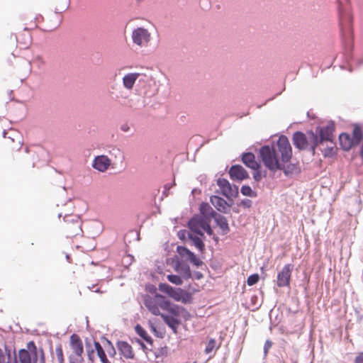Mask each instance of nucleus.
Here are the masks:
<instances>
[{"instance_id":"f257e3e1","label":"nucleus","mask_w":363,"mask_h":363,"mask_svg":"<svg viewBox=\"0 0 363 363\" xmlns=\"http://www.w3.org/2000/svg\"><path fill=\"white\" fill-rule=\"evenodd\" d=\"M259 157L264 166L272 173L282 171L284 176L291 177L301 173L299 161H293V150L286 135H280L270 145H264L259 150Z\"/></svg>"},{"instance_id":"f03ea898","label":"nucleus","mask_w":363,"mask_h":363,"mask_svg":"<svg viewBox=\"0 0 363 363\" xmlns=\"http://www.w3.org/2000/svg\"><path fill=\"white\" fill-rule=\"evenodd\" d=\"M339 17V26L342 43L344 49V57L346 62L350 64L353 60V17L349 0H335ZM349 71L352 72L351 65Z\"/></svg>"},{"instance_id":"7ed1b4c3","label":"nucleus","mask_w":363,"mask_h":363,"mask_svg":"<svg viewBox=\"0 0 363 363\" xmlns=\"http://www.w3.org/2000/svg\"><path fill=\"white\" fill-rule=\"evenodd\" d=\"M161 309L168 314L160 313V316L164 323L172 330L174 334L178 333V328L182 324V317L185 321L191 318V313L182 306L175 304L170 300L163 301Z\"/></svg>"},{"instance_id":"20e7f679","label":"nucleus","mask_w":363,"mask_h":363,"mask_svg":"<svg viewBox=\"0 0 363 363\" xmlns=\"http://www.w3.org/2000/svg\"><path fill=\"white\" fill-rule=\"evenodd\" d=\"M145 289L146 291L154 294V296L152 297L148 294L143 295V303L152 315L158 316L161 313L159 307L161 308L162 301L169 299L165 296L157 293L156 286L152 284H145Z\"/></svg>"},{"instance_id":"39448f33","label":"nucleus","mask_w":363,"mask_h":363,"mask_svg":"<svg viewBox=\"0 0 363 363\" xmlns=\"http://www.w3.org/2000/svg\"><path fill=\"white\" fill-rule=\"evenodd\" d=\"M339 143L342 150L348 152L352 147L358 146L363 140V130L359 123L353 124L352 135L348 133H341L339 135Z\"/></svg>"},{"instance_id":"423d86ee","label":"nucleus","mask_w":363,"mask_h":363,"mask_svg":"<svg viewBox=\"0 0 363 363\" xmlns=\"http://www.w3.org/2000/svg\"><path fill=\"white\" fill-rule=\"evenodd\" d=\"M335 130V125L334 121H330L326 125H318L315 127V130H308V133L310 137L315 136L317 142L320 145L324 143H333L334 133Z\"/></svg>"},{"instance_id":"0eeeda50","label":"nucleus","mask_w":363,"mask_h":363,"mask_svg":"<svg viewBox=\"0 0 363 363\" xmlns=\"http://www.w3.org/2000/svg\"><path fill=\"white\" fill-rule=\"evenodd\" d=\"M40 347L33 340L26 344V348H21L18 352V359L21 363H38Z\"/></svg>"},{"instance_id":"6e6552de","label":"nucleus","mask_w":363,"mask_h":363,"mask_svg":"<svg viewBox=\"0 0 363 363\" xmlns=\"http://www.w3.org/2000/svg\"><path fill=\"white\" fill-rule=\"evenodd\" d=\"M176 252L182 257L181 259H184L185 262H189L194 267H199L204 264L197 255L184 245H178Z\"/></svg>"},{"instance_id":"1a4fd4ad","label":"nucleus","mask_w":363,"mask_h":363,"mask_svg":"<svg viewBox=\"0 0 363 363\" xmlns=\"http://www.w3.org/2000/svg\"><path fill=\"white\" fill-rule=\"evenodd\" d=\"M291 142L298 151L306 150L308 143L311 142L308 130L306 133L301 130L295 131L292 135Z\"/></svg>"},{"instance_id":"9d476101","label":"nucleus","mask_w":363,"mask_h":363,"mask_svg":"<svg viewBox=\"0 0 363 363\" xmlns=\"http://www.w3.org/2000/svg\"><path fill=\"white\" fill-rule=\"evenodd\" d=\"M172 262L174 264V269L178 272L185 280L192 278V274L189 265L182 259L175 255L172 258Z\"/></svg>"},{"instance_id":"9b49d317","label":"nucleus","mask_w":363,"mask_h":363,"mask_svg":"<svg viewBox=\"0 0 363 363\" xmlns=\"http://www.w3.org/2000/svg\"><path fill=\"white\" fill-rule=\"evenodd\" d=\"M228 174L231 180L241 182L250 178L247 171L241 164H233L228 170Z\"/></svg>"},{"instance_id":"f8f14e48","label":"nucleus","mask_w":363,"mask_h":363,"mask_svg":"<svg viewBox=\"0 0 363 363\" xmlns=\"http://www.w3.org/2000/svg\"><path fill=\"white\" fill-rule=\"evenodd\" d=\"M294 269V264H286L277 274V284L279 287L289 286L290 284L291 273Z\"/></svg>"},{"instance_id":"ddd939ff","label":"nucleus","mask_w":363,"mask_h":363,"mask_svg":"<svg viewBox=\"0 0 363 363\" xmlns=\"http://www.w3.org/2000/svg\"><path fill=\"white\" fill-rule=\"evenodd\" d=\"M132 39L135 44L143 46L150 40V33L143 27H138L133 30Z\"/></svg>"},{"instance_id":"4468645a","label":"nucleus","mask_w":363,"mask_h":363,"mask_svg":"<svg viewBox=\"0 0 363 363\" xmlns=\"http://www.w3.org/2000/svg\"><path fill=\"white\" fill-rule=\"evenodd\" d=\"M111 160L105 155L96 156L92 162V167L101 172H105L110 167Z\"/></svg>"},{"instance_id":"2eb2a0df","label":"nucleus","mask_w":363,"mask_h":363,"mask_svg":"<svg viewBox=\"0 0 363 363\" xmlns=\"http://www.w3.org/2000/svg\"><path fill=\"white\" fill-rule=\"evenodd\" d=\"M210 202L216 208V211L222 214H229V208L225 199L218 195L210 196Z\"/></svg>"},{"instance_id":"dca6fc26","label":"nucleus","mask_w":363,"mask_h":363,"mask_svg":"<svg viewBox=\"0 0 363 363\" xmlns=\"http://www.w3.org/2000/svg\"><path fill=\"white\" fill-rule=\"evenodd\" d=\"M69 346L72 350L69 354H83L84 346L82 340L77 334H72L69 337Z\"/></svg>"},{"instance_id":"f3484780","label":"nucleus","mask_w":363,"mask_h":363,"mask_svg":"<svg viewBox=\"0 0 363 363\" xmlns=\"http://www.w3.org/2000/svg\"><path fill=\"white\" fill-rule=\"evenodd\" d=\"M172 299L184 304H190L193 302L194 298L189 291L182 288H177L176 289V291Z\"/></svg>"},{"instance_id":"a211bd4d","label":"nucleus","mask_w":363,"mask_h":363,"mask_svg":"<svg viewBox=\"0 0 363 363\" xmlns=\"http://www.w3.org/2000/svg\"><path fill=\"white\" fill-rule=\"evenodd\" d=\"M199 214L211 223L217 214V211L214 210L208 202L202 201L199 204Z\"/></svg>"},{"instance_id":"6ab92c4d","label":"nucleus","mask_w":363,"mask_h":363,"mask_svg":"<svg viewBox=\"0 0 363 363\" xmlns=\"http://www.w3.org/2000/svg\"><path fill=\"white\" fill-rule=\"evenodd\" d=\"M208 223L210 222L199 213H196L188 220L186 226L189 230L196 228L202 229Z\"/></svg>"},{"instance_id":"aec40b11","label":"nucleus","mask_w":363,"mask_h":363,"mask_svg":"<svg viewBox=\"0 0 363 363\" xmlns=\"http://www.w3.org/2000/svg\"><path fill=\"white\" fill-rule=\"evenodd\" d=\"M217 227L220 230V235H225L230 233V228L229 226L228 221L225 216L222 213H217L214 218L213 219Z\"/></svg>"},{"instance_id":"412c9836","label":"nucleus","mask_w":363,"mask_h":363,"mask_svg":"<svg viewBox=\"0 0 363 363\" xmlns=\"http://www.w3.org/2000/svg\"><path fill=\"white\" fill-rule=\"evenodd\" d=\"M242 162L250 169H257L260 164L256 161L255 156L252 152H245L240 155Z\"/></svg>"},{"instance_id":"4be33fe9","label":"nucleus","mask_w":363,"mask_h":363,"mask_svg":"<svg viewBox=\"0 0 363 363\" xmlns=\"http://www.w3.org/2000/svg\"><path fill=\"white\" fill-rule=\"evenodd\" d=\"M118 350L121 355L126 359H133L135 354L131 345L126 341L118 340L116 343Z\"/></svg>"},{"instance_id":"5701e85b","label":"nucleus","mask_w":363,"mask_h":363,"mask_svg":"<svg viewBox=\"0 0 363 363\" xmlns=\"http://www.w3.org/2000/svg\"><path fill=\"white\" fill-rule=\"evenodd\" d=\"M3 353L5 354L6 358V363L16 362L18 359V354L16 353L15 347L12 345L4 344L3 349Z\"/></svg>"},{"instance_id":"b1692460","label":"nucleus","mask_w":363,"mask_h":363,"mask_svg":"<svg viewBox=\"0 0 363 363\" xmlns=\"http://www.w3.org/2000/svg\"><path fill=\"white\" fill-rule=\"evenodd\" d=\"M216 184L220 188L222 196L225 198H228L233 184L225 178H218L216 181Z\"/></svg>"},{"instance_id":"393cba45","label":"nucleus","mask_w":363,"mask_h":363,"mask_svg":"<svg viewBox=\"0 0 363 363\" xmlns=\"http://www.w3.org/2000/svg\"><path fill=\"white\" fill-rule=\"evenodd\" d=\"M140 76V73H128L123 77V84L127 89H133L137 79Z\"/></svg>"},{"instance_id":"a878e982","label":"nucleus","mask_w":363,"mask_h":363,"mask_svg":"<svg viewBox=\"0 0 363 363\" xmlns=\"http://www.w3.org/2000/svg\"><path fill=\"white\" fill-rule=\"evenodd\" d=\"M188 239L191 244L198 250L199 252L203 254L206 252V245L204 241L200 238L194 236V235L188 233Z\"/></svg>"},{"instance_id":"bb28decb","label":"nucleus","mask_w":363,"mask_h":363,"mask_svg":"<svg viewBox=\"0 0 363 363\" xmlns=\"http://www.w3.org/2000/svg\"><path fill=\"white\" fill-rule=\"evenodd\" d=\"M135 331L136 334L140 336L143 340H145L147 344L152 345H153V339L148 335L147 332L145 329L140 324H136L134 327Z\"/></svg>"},{"instance_id":"cd10ccee","label":"nucleus","mask_w":363,"mask_h":363,"mask_svg":"<svg viewBox=\"0 0 363 363\" xmlns=\"http://www.w3.org/2000/svg\"><path fill=\"white\" fill-rule=\"evenodd\" d=\"M94 345L97 356L100 359L101 362V363H111L107 358L106 351L104 349V347L101 346L100 342H99L96 340H94Z\"/></svg>"},{"instance_id":"c85d7f7f","label":"nucleus","mask_w":363,"mask_h":363,"mask_svg":"<svg viewBox=\"0 0 363 363\" xmlns=\"http://www.w3.org/2000/svg\"><path fill=\"white\" fill-rule=\"evenodd\" d=\"M176 287H173L169 284L164 282L158 284V289L161 292L167 294L169 298H172L176 291Z\"/></svg>"},{"instance_id":"c756f323","label":"nucleus","mask_w":363,"mask_h":363,"mask_svg":"<svg viewBox=\"0 0 363 363\" xmlns=\"http://www.w3.org/2000/svg\"><path fill=\"white\" fill-rule=\"evenodd\" d=\"M91 341V339L86 338L85 347H86V352L87 353V357H88L89 361H90L91 363H94V359H95L94 352L96 350H95V347L94 348L92 347Z\"/></svg>"},{"instance_id":"7c9ffc66","label":"nucleus","mask_w":363,"mask_h":363,"mask_svg":"<svg viewBox=\"0 0 363 363\" xmlns=\"http://www.w3.org/2000/svg\"><path fill=\"white\" fill-rule=\"evenodd\" d=\"M240 193L242 195L250 198H255L257 196V191L253 190L252 187L247 184H244L241 186Z\"/></svg>"},{"instance_id":"2f4dec72","label":"nucleus","mask_w":363,"mask_h":363,"mask_svg":"<svg viewBox=\"0 0 363 363\" xmlns=\"http://www.w3.org/2000/svg\"><path fill=\"white\" fill-rule=\"evenodd\" d=\"M310 138L311 142L308 143L306 150H308L311 154L312 156H315L316 153V149L319 145H320V144L318 142H317L315 135H313V138L310 137Z\"/></svg>"},{"instance_id":"473e14b6","label":"nucleus","mask_w":363,"mask_h":363,"mask_svg":"<svg viewBox=\"0 0 363 363\" xmlns=\"http://www.w3.org/2000/svg\"><path fill=\"white\" fill-rule=\"evenodd\" d=\"M109 154L111 156L114 157L116 161L118 162H122L124 160L123 152L118 147H113L109 150Z\"/></svg>"},{"instance_id":"72a5a7b5","label":"nucleus","mask_w":363,"mask_h":363,"mask_svg":"<svg viewBox=\"0 0 363 363\" xmlns=\"http://www.w3.org/2000/svg\"><path fill=\"white\" fill-rule=\"evenodd\" d=\"M80 217L77 215H69L66 214L63 217V220L65 222L68 223H77V227L81 230V224H80Z\"/></svg>"},{"instance_id":"f704fd0d","label":"nucleus","mask_w":363,"mask_h":363,"mask_svg":"<svg viewBox=\"0 0 363 363\" xmlns=\"http://www.w3.org/2000/svg\"><path fill=\"white\" fill-rule=\"evenodd\" d=\"M331 143L332 146H328L322 151L325 157H333L336 155V143L335 140Z\"/></svg>"},{"instance_id":"c9c22d12","label":"nucleus","mask_w":363,"mask_h":363,"mask_svg":"<svg viewBox=\"0 0 363 363\" xmlns=\"http://www.w3.org/2000/svg\"><path fill=\"white\" fill-rule=\"evenodd\" d=\"M167 280L177 286H180L183 284V278L177 274H170L167 276Z\"/></svg>"},{"instance_id":"e433bc0d","label":"nucleus","mask_w":363,"mask_h":363,"mask_svg":"<svg viewBox=\"0 0 363 363\" xmlns=\"http://www.w3.org/2000/svg\"><path fill=\"white\" fill-rule=\"evenodd\" d=\"M148 325L150 331L154 334L155 337L161 339L164 337V331L158 330L157 326L153 323L149 321Z\"/></svg>"},{"instance_id":"4c0bfd02","label":"nucleus","mask_w":363,"mask_h":363,"mask_svg":"<svg viewBox=\"0 0 363 363\" xmlns=\"http://www.w3.org/2000/svg\"><path fill=\"white\" fill-rule=\"evenodd\" d=\"M83 354H69V363H85Z\"/></svg>"},{"instance_id":"58836bf2","label":"nucleus","mask_w":363,"mask_h":363,"mask_svg":"<svg viewBox=\"0 0 363 363\" xmlns=\"http://www.w3.org/2000/svg\"><path fill=\"white\" fill-rule=\"evenodd\" d=\"M258 296L257 295H253L250 298V306L252 307V311H255L259 309L261 306V303H259Z\"/></svg>"},{"instance_id":"ea45409f","label":"nucleus","mask_w":363,"mask_h":363,"mask_svg":"<svg viewBox=\"0 0 363 363\" xmlns=\"http://www.w3.org/2000/svg\"><path fill=\"white\" fill-rule=\"evenodd\" d=\"M56 356L57 358L58 363H65L64 354L62 347L61 344H59L55 348Z\"/></svg>"},{"instance_id":"a19ab883","label":"nucleus","mask_w":363,"mask_h":363,"mask_svg":"<svg viewBox=\"0 0 363 363\" xmlns=\"http://www.w3.org/2000/svg\"><path fill=\"white\" fill-rule=\"evenodd\" d=\"M259 275L257 273L250 275L247 279V284L248 286H253L256 284L259 280Z\"/></svg>"},{"instance_id":"79ce46f5","label":"nucleus","mask_w":363,"mask_h":363,"mask_svg":"<svg viewBox=\"0 0 363 363\" xmlns=\"http://www.w3.org/2000/svg\"><path fill=\"white\" fill-rule=\"evenodd\" d=\"M216 340L213 339V338H211L208 340V343H207V345L206 346V348H205V350H204L205 353L207 354L211 353L212 351L214 350V348L216 347Z\"/></svg>"},{"instance_id":"37998d69","label":"nucleus","mask_w":363,"mask_h":363,"mask_svg":"<svg viewBox=\"0 0 363 363\" xmlns=\"http://www.w3.org/2000/svg\"><path fill=\"white\" fill-rule=\"evenodd\" d=\"M190 233L194 235L196 237L200 238L202 240L204 241L206 238L205 232L201 228H196V229H191Z\"/></svg>"},{"instance_id":"c03bdc74","label":"nucleus","mask_w":363,"mask_h":363,"mask_svg":"<svg viewBox=\"0 0 363 363\" xmlns=\"http://www.w3.org/2000/svg\"><path fill=\"white\" fill-rule=\"evenodd\" d=\"M238 206H241L245 209L250 208L252 206V201L249 199H243L237 203Z\"/></svg>"},{"instance_id":"a18cd8bd","label":"nucleus","mask_w":363,"mask_h":363,"mask_svg":"<svg viewBox=\"0 0 363 363\" xmlns=\"http://www.w3.org/2000/svg\"><path fill=\"white\" fill-rule=\"evenodd\" d=\"M167 354V347H163L158 348L155 352V356L156 359L162 358L163 357L166 356Z\"/></svg>"},{"instance_id":"49530a36","label":"nucleus","mask_w":363,"mask_h":363,"mask_svg":"<svg viewBox=\"0 0 363 363\" xmlns=\"http://www.w3.org/2000/svg\"><path fill=\"white\" fill-rule=\"evenodd\" d=\"M253 172V179L255 182H259L262 177V171H261V167L257 169H252Z\"/></svg>"},{"instance_id":"de8ad7c7","label":"nucleus","mask_w":363,"mask_h":363,"mask_svg":"<svg viewBox=\"0 0 363 363\" xmlns=\"http://www.w3.org/2000/svg\"><path fill=\"white\" fill-rule=\"evenodd\" d=\"M229 196H233L234 198H238L239 196V187L238 185L233 184Z\"/></svg>"},{"instance_id":"09e8293b","label":"nucleus","mask_w":363,"mask_h":363,"mask_svg":"<svg viewBox=\"0 0 363 363\" xmlns=\"http://www.w3.org/2000/svg\"><path fill=\"white\" fill-rule=\"evenodd\" d=\"M188 233L186 230H179L177 232V237L179 240L185 241L186 238H188Z\"/></svg>"},{"instance_id":"8fccbe9b","label":"nucleus","mask_w":363,"mask_h":363,"mask_svg":"<svg viewBox=\"0 0 363 363\" xmlns=\"http://www.w3.org/2000/svg\"><path fill=\"white\" fill-rule=\"evenodd\" d=\"M202 230H203L205 233H206L209 236L213 235L214 233V231L211 225V223H208L206 225H205Z\"/></svg>"},{"instance_id":"3c124183","label":"nucleus","mask_w":363,"mask_h":363,"mask_svg":"<svg viewBox=\"0 0 363 363\" xmlns=\"http://www.w3.org/2000/svg\"><path fill=\"white\" fill-rule=\"evenodd\" d=\"M272 342L269 340H266L265 343H264V357H266L268 354V352L269 350V349L272 347Z\"/></svg>"},{"instance_id":"603ef678","label":"nucleus","mask_w":363,"mask_h":363,"mask_svg":"<svg viewBox=\"0 0 363 363\" xmlns=\"http://www.w3.org/2000/svg\"><path fill=\"white\" fill-rule=\"evenodd\" d=\"M284 90H285V86H284V88H283L282 91H281L278 92V93H277V94H276L274 96H272V97H271V98L268 99H267V101H265L262 104H257V108H261L263 106L266 105V104H267V102H268V101H270L274 100V99L276 98V96H277L280 95V94H281V92H282Z\"/></svg>"},{"instance_id":"864d4df0","label":"nucleus","mask_w":363,"mask_h":363,"mask_svg":"<svg viewBox=\"0 0 363 363\" xmlns=\"http://www.w3.org/2000/svg\"><path fill=\"white\" fill-rule=\"evenodd\" d=\"M33 62L36 64L38 67H40V66L44 64V60L40 55H37L33 60Z\"/></svg>"},{"instance_id":"5fc2aeb1","label":"nucleus","mask_w":363,"mask_h":363,"mask_svg":"<svg viewBox=\"0 0 363 363\" xmlns=\"http://www.w3.org/2000/svg\"><path fill=\"white\" fill-rule=\"evenodd\" d=\"M38 359H39V363H45V352L42 347H40Z\"/></svg>"},{"instance_id":"6e6d98bb","label":"nucleus","mask_w":363,"mask_h":363,"mask_svg":"<svg viewBox=\"0 0 363 363\" xmlns=\"http://www.w3.org/2000/svg\"><path fill=\"white\" fill-rule=\"evenodd\" d=\"M225 199H226L225 201L227 202V203L228 205L229 214H231V208L234 205V200H233V199H235V198L233 197V196H228V198H225Z\"/></svg>"},{"instance_id":"4d7b16f0","label":"nucleus","mask_w":363,"mask_h":363,"mask_svg":"<svg viewBox=\"0 0 363 363\" xmlns=\"http://www.w3.org/2000/svg\"><path fill=\"white\" fill-rule=\"evenodd\" d=\"M106 351H107L108 354L111 357H113L116 354V350L113 345H111V346L107 347Z\"/></svg>"},{"instance_id":"13d9d810","label":"nucleus","mask_w":363,"mask_h":363,"mask_svg":"<svg viewBox=\"0 0 363 363\" xmlns=\"http://www.w3.org/2000/svg\"><path fill=\"white\" fill-rule=\"evenodd\" d=\"M135 342L140 346V347L143 352H146V350H147V347L141 339L135 337Z\"/></svg>"},{"instance_id":"bf43d9fd","label":"nucleus","mask_w":363,"mask_h":363,"mask_svg":"<svg viewBox=\"0 0 363 363\" xmlns=\"http://www.w3.org/2000/svg\"><path fill=\"white\" fill-rule=\"evenodd\" d=\"M200 4L202 9L207 10L210 8V4L208 0H201Z\"/></svg>"},{"instance_id":"052dcab7","label":"nucleus","mask_w":363,"mask_h":363,"mask_svg":"<svg viewBox=\"0 0 363 363\" xmlns=\"http://www.w3.org/2000/svg\"><path fill=\"white\" fill-rule=\"evenodd\" d=\"M63 3L60 0H58V5L55 9V13H60L63 12L64 11L61 9V7L62 6Z\"/></svg>"},{"instance_id":"680f3d73","label":"nucleus","mask_w":363,"mask_h":363,"mask_svg":"<svg viewBox=\"0 0 363 363\" xmlns=\"http://www.w3.org/2000/svg\"><path fill=\"white\" fill-rule=\"evenodd\" d=\"M60 1H62V3H63V5L61 7V9H62L63 11H66L69 7L70 0H60Z\"/></svg>"},{"instance_id":"e2e57ef3","label":"nucleus","mask_w":363,"mask_h":363,"mask_svg":"<svg viewBox=\"0 0 363 363\" xmlns=\"http://www.w3.org/2000/svg\"><path fill=\"white\" fill-rule=\"evenodd\" d=\"M194 277L195 279L200 280L203 278V274L201 272L196 271L194 272Z\"/></svg>"},{"instance_id":"0e129e2a","label":"nucleus","mask_w":363,"mask_h":363,"mask_svg":"<svg viewBox=\"0 0 363 363\" xmlns=\"http://www.w3.org/2000/svg\"><path fill=\"white\" fill-rule=\"evenodd\" d=\"M0 363H6V358L3 353V349L0 347Z\"/></svg>"},{"instance_id":"69168bd1","label":"nucleus","mask_w":363,"mask_h":363,"mask_svg":"<svg viewBox=\"0 0 363 363\" xmlns=\"http://www.w3.org/2000/svg\"><path fill=\"white\" fill-rule=\"evenodd\" d=\"M355 363H363V352L357 355L354 360Z\"/></svg>"},{"instance_id":"338daca9","label":"nucleus","mask_w":363,"mask_h":363,"mask_svg":"<svg viewBox=\"0 0 363 363\" xmlns=\"http://www.w3.org/2000/svg\"><path fill=\"white\" fill-rule=\"evenodd\" d=\"M128 234H135L136 235V240L138 241H139L140 240V231L139 230H137V231H135L133 230H130L129 232H128Z\"/></svg>"},{"instance_id":"774afa93","label":"nucleus","mask_w":363,"mask_h":363,"mask_svg":"<svg viewBox=\"0 0 363 363\" xmlns=\"http://www.w3.org/2000/svg\"><path fill=\"white\" fill-rule=\"evenodd\" d=\"M130 129V127L128 124H123L121 126V130L123 132H128Z\"/></svg>"}]
</instances>
